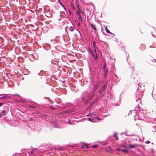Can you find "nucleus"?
Listing matches in <instances>:
<instances>
[{"label": "nucleus", "mask_w": 156, "mask_h": 156, "mask_svg": "<svg viewBox=\"0 0 156 156\" xmlns=\"http://www.w3.org/2000/svg\"><path fill=\"white\" fill-rule=\"evenodd\" d=\"M107 83L106 82L105 84H104L103 87L101 89L99 92L100 94H101L102 92H103L106 89V87H107Z\"/></svg>", "instance_id": "f257e3e1"}, {"label": "nucleus", "mask_w": 156, "mask_h": 156, "mask_svg": "<svg viewBox=\"0 0 156 156\" xmlns=\"http://www.w3.org/2000/svg\"><path fill=\"white\" fill-rule=\"evenodd\" d=\"M92 55L94 57V60H95L97 59L98 56V55L97 53H96V54H94V53H92Z\"/></svg>", "instance_id": "f03ea898"}, {"label": "nucleus", "mask_w": 156, "mask_h": 156, "mask_svg": "<svg viewBox=\"0 0 156 156\" xmlns=\"http://www.w3.org/2000/svg\"><path fill=\"white\" fill-rule=\"evenodd\" d=\"M90 25L91 27L94 29V30L95 32L96 31V26L94 24H93L91 23H90Z\"/></svg>", "instance_id": "7ed1b4c3"}, {"label": "nucleus", "mask_w": 156, "mask_h": 156, "mask_svg": "<svg viewBox=\"0 0 156 156\" xmlns=\"http://www.w3.org/2000/svg\"><path fill=\"white\" fill-rule=\"evenodd\" d=\"M105 30L106 31V32L108 33L112 34V33H111L108 30L107 27H105Z\"/></svg>", "instance_id": "20e7f679"}, {"label": "nucleus", "mask_w": 156, "mask_h": 156, "mask_svg": "<svg viewBox=\"0 0 156 156\" xmlns=\"http://www.w3.org/2000/svg\"><path fill=\"white\" fill-rule=\"evenodd\" d=\"M114 137L116 140H119L118 137L117 136V134L116 133H115L114 134Z\"/></svg>", "instance_id": "39448f33"}, {"label": "nucleus", "mask_w": 156, "mask_h": 156, "mask_svg": "<svg viewBox=\"0 0 156 156\" xmlns=\"http://www.w3.org/2000/svg\"><path fill=\"white\" fill-rule=\"evenodd\" d=\"M129 147L130 148H135L136 146L135 145L129 144Z\"/></svg>", "instance_id": "423d86ee"}, {"label": "nucleus", "mask_w": 156, "mask_h": 156, "mask_svg": "<svg viewBox=\"0 0 156 156\" xmlns=\"http://www.w3.org/2000/svg\"><path fill=\"white\" fill-rule=\"evenodd\" d=\"M70 30L71 31H73L74 30V27L73 26H71L69 28Z\"/></svg>", "instance_id": "0eeeda50"}, {"label": "nucleus", "mask_w": 156, "mask_h": 156, "mask_svg": "<svg viewBox=\"0 0 156 156\" xmlns=\"http://www.w3.org/2000/svg\"><path fill=\"white\" fill-rule=\"evenodd\" d=\"M34 150H31V151H29L28 152V153L29 154H33L34 152Z\"/></svg>", "instance_id": "6e6552de"}, {"label": "nucleus", "mask_w": 156, "mask_h": 156, "mask_svg": "<svg viewBox=\"0 0 156 156\" xmlns=\"http://www.w3.org/2000/svg\"><path fill=\"white\" fill-rule=\"evenodd\" d=\"M0 98L1 100H2L3 99H6L7 98V97L6 96H4L1 97Z\"/></svg>", "instance_id": "1a4fd4ad"}, {"label": "nucleus", "mask_w": 156, "mask_h": 156, "mask_svg": "<svg viewBox=\"0 0 156 156\" xmlns=\"http://www.w3.org/2000/svg\"><path fill=\"white\" fill-rule=\"evenodd\" d=\"M6 112H5V110H4L2 111V116H4V115H6Z\"/></svg>", "instance_id": "9d476101"}, {"label": "nucleus", "mask_w": 156, "mask_h": 156, "mask_svg": "<svg viewBox=\"0 0 156 156\" xmlns=\"http://www.w3.org/2000/svg\"><path fill=\"white\" fill-rule=\"evenodd\" d=\"M78 19H79V21H82V18L81 16L80 15H79V17H78Z\"/></svg>", "instance_id": "9b49d317"}, {"label": "nucleus", "mask_w": 156, "mask_h": 156, "mask_svg": "<svg viewBox=\"0 0 156 156\" xmlns=\"http://www.w3.org/2000/svg\"><path fill=\"white\" fill-rule=\"evenodd\" d=\"M122 152H128V151L126 149H123L121 150Z\"/></svg>", "instance_id": "f8f14e48"}, {"label": "nucleus", "mask_w": 156, "mask_h": 156, "mask_svg": "<svg viewBox=\"0 0 156 156\" xmlns=\"http://www.w3.org/2000/svg\"><path fill=\"white\" fill-rule=\"evenodd\" d=\"M71 7L73 9H75V7L72 3H71Z\"/></svg>", "instance_id": "ddd939ff"}, {"label": "nucleus", "mask_w": 156, "mask_h": 156, "mask_svg": "<svg viewBox=\"0 0 156 156\" xmlns=\"http://www.w3.org/2000/svg\"><path fill=\"white\" fill-rule=\"evenodd\" d=\"M76 8H77V9H78V10H80V8H79V7L78 5L77 4V3H76Z\"/></svg>", "instance_id": "4468645a"}, {"label": "nucleus", "mask_w": 156, "mask_h": 156, "mask_svg": "<svg viewBox=\"0 0 156 156\" xmlns=\"http://www.w3.org/2000/svg\"><path fill=\"white\" fill-rule=\"evenodd\" d=\"M50 108L51 109L53 110H54L55 109V108L52 106H50Z\"/></svg>", "instance_id": "2eb2a0df"}, {"label": "nucleus", "mask_w": 156, "mask_h": 156, "mask_svg": "<svg viewBox=\"0 0 156 156\" xmlns=\"http://www.w3.org/2000/svg\"><path fill=\"white\" fill-rule=\"evenodd\" d=\"M106 64L105 63V64L103 66V69L104 70H105L106 68Z\"/></svg>", "instance_id": "dca6fc26"}, {"label": "nucleus", "mask_w": 156, "mask_h": 156, "mask_svg": "<svg viewBox=\"0 0 156 156\" xmlns=\"http://www.w3.org/2000/svg\"><path fill=\"white\" fill-rule=\"evenodd\" d=\"M97 147V145H95L92 146V147H93V148H95V147Z\"/></svg>", "instance_id": "f3484780"}, {"label": "nucleus", "mask_w": 156, "mask_h": 156, "mask_svg": "<svg viewBox=\"0 0 156 156\" xmlns=\"http://www.w3.org/2000/svg\"><path fill=\"white\" fill-rule=\"evenodd\" d=\"M29 106L32 108H35V106L34 105H30V106Z\"/></svg>", "instance_id": "a211bd4d"}, {"label": "nucleus", "mask_w": 156, "mask_h": 156, "mask_svg": "<svg viewBox=\"0 0 156 156\" xmlns=\"http://www.w3.org/2000/svg\"><path fill=\"white\" fill-rule=\"evenodd\" d=\"M145 143L147 144H148L150 143V142L149 141H147L145 142Z\"/></svg>", "instance_id": "6ab92c4d"}, {"label": "nucleus", "mask_w": 156, "mask_h": 156, "mask_svg": "<svg viewBox=\"0 0 156 156\" xmlns=\"http://www.w3.org/2000/svg\"><path fill=\"white\" fill-rule=\"evenodd\" d=\"M98 85H96V86H95V89H94L95 90L96 89L98 88Z\"/></svg>", "instance_id": "aec40b11"}, {"label": "nucleus", "mask_w": 156, "mask_h": 156, "mask_svg": "<svg viewBox=\"0 0 156 156\" xmlns=\"http://www.w3.org/2000/svg\"><path fill=\"white\" fill-rule=\"evenodd\" d=\"M94 53H94V54H96V53H97V51H96V49H94Z\"/></svg>", "instance_id": "412c9836"}, {"label": "nucleus", "mask_w": 156, "mask_h": 156, "mask_svg": "<svg viewBox=\"0 0 156 156\" xmlns=\"http://www.w3.org/2000/svg\"><path fill=\"white\" fill-rule=\"evenodd\" d=\"M3 104V103H0V106H2Z\"/></svg>", "instance_id": "4be33fe9"}, {"label": "nucleus", "mask_w": 156, "mask_h": 156, "mask_svg": "<svg viewBox=\"0 0 156 156\" xmlns=\"http://www.w3.org/2000/svg\"><path fill=\"white\" fill-rule=\"evenodd\" d=\"M77 25L78 26H79L80 25V23H77Z\"/></svg>", "instance_id": "5701e85b"}, {"label": "nucleus", "mask_w": 156, "mask_h": 156, "mask_svg": "<svg viewBox=\"0 0 156 156\" xmlns=\"http://www.w3.org/2000/svg\"><path fill=\"white\" fill-rule=\"evenodd\" d=\"M77 13L78 14V15H80V13H79L77 11Z\"/></svg>", "instance_id": "b1692460"}, {"label": "nucleus", "mask_w": 156, "mask_h": 156, "mask_svg": "<svg viewBox=\"0 0 156 156\" xmlns=\"http://www.w3.org/2000/svg\"><path fill=\"white\" fill-rule=\"evenodd\" d=\"M89 121H92V120H91V119H90V118H89Z\"/></svg>", "instance_id": "393cba45"}, {"label": "nucleus", "mask_w": 156, "mask_h": 156, "mask_svg": "<svg viewBox=\"0 0 156 156\" xmlns=\"http://www.w3.org/2000/svg\"><path fill=\"white\" fill-rule=\"evenodd\" d=\"M2 116V114H0V117H1Z\"/></svg>", "instance_id": "a878e982"}, {"label": "nucleus", "mask_w": 156, "mask_h": 156, "mask_svg": "<svg viewBox=\"0 0 156 156\" xmlns=\"http://www.w3.org/2000/svg\"><path fill=\"white\" fill-rule=\"evenodd\" d=\"M69 13L70 14H71V11H70V10L69 11Z\"/></svg>", "instance_id": "bb28decb"}, {"label": "nucleus", "mask_w": 156, "mask_h": 156, "mask_svg": "<svg viewBox=\"0 0 156 156\" xmlns=\"http://www.w3.org/2000/svg\"><path fill=\"white\" fill-rule=\"evenodd\" d=\"M121 147H125V146H121Z\"/></svg>", "instance_id": "cd10ccee"}, {"label": "nucleus", "mask_w": 156, "mask_h": 156, "mask_svg": "<svg viewBox=\"0 0 156 156\" xmlns=\"http://www.w3.org/2000/svg\"><path fill=\"white\" fill-rule=\"evenodd\" d=\"M81 11V12H82V13L83 14V11Z\"/></svg>", "instance_id": "c85d7f7f"}, {"label": "nucleus", "mask_w": 156, "mask_h": 156, "mask_svg": "<svg viewBox=\"0 0 156 156\" xmlns=\"http://www.w3.org/2000/svg\"><path fill=\"white\" fill-rule=\"evenodd\" d=\"M117 150H120V149H117Z\"/></svg>", "instance_id": "c756f323"}]
</instances>
